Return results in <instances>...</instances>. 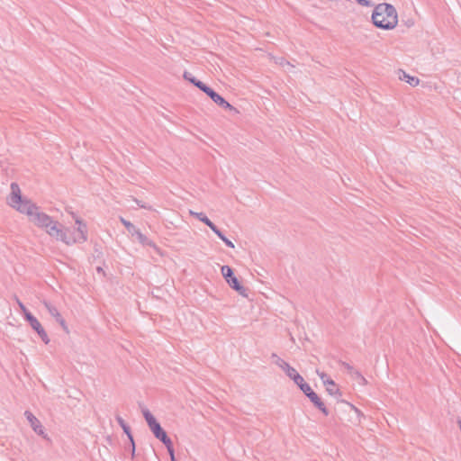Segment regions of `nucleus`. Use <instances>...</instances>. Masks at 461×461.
<instances>
[{"label":"nucleus","mask_w":461,"mask_h":461,"mask_svg":"<svg viewBox=\"0 0 461 461\" xmlns=\"http://www.w3.org/2000/svg\"><path fill=\"white\" fill-rule=\"evenodd\" d=\"M300 389H301V390L305 393V395H306L308 398L310 397V395H311L310 393H314V392L312 390L311 386H310L308 384H306V383H305L304 384H303V386H302Z\"/></svg>","instance_id":"26"},{"label":"nucleus","mask_w":461,"mask_h":461,"mask_svg":"<svg viewBox=\"0 0 461 461\" xmlns=\"http://www.w3.org/2000/svg\"><path fill=\"white\" fill-rule=\"evenodd\" d=\"M194 86L198 87L201 91L205 93L207 95H211V92L212 91L211 87L207 86L204 83H203L200 80L194 82Z\"/></svg>","instance_id":"19"},{"label":"nucleus","mask_w":461,"mask_h":461,"mask_svg":"<svg viewBox=\"0 0 461 461\" xmlns=\"http://www.w3.org/2000/svg\"><path fill=\"white\" fill-rule=\"evenodd\" d=\"M116 420L118 421V423L122 427L123 432L127 435V437L129 438V439L131 441V457L133 458L134 455H135V443H134L133 437H132L131 432V429L125 423L124 420L122 417L117 416L116 417Z\"/></svg>","instance_id":"8"},{"label":"nucleus","mask_w":461,"mask_h":461,"mask_svg":"<svg viewBox=\"0 0 461 461\" xmlns=\"http://www.w3.org/2000/svg\"><path fill=\"white\" fill-rule=\"evenodd\" d=\"M342 366L345 367V369L351 375V376L354 374V371H356L353 366H351L349 364L343 362Z\"/></svg>","instance_id":"30"},{"label":"nucleus","mask_w":461,"mask_h":461,"mask_svg":"<svg viewBox=\"0 0 461 461\" xmlns=\"http://www.w3.org/2000/svg\"><path fill=\"white\" fill-rule=\"evenodd\" d=\"M189 214L206 224L213 232L217 229V226L204 213L190 210Z\"/></svg>","instance_id":"11"},{"label":"nucleus","mask_w":461,"mask_h":461,"mask_svg":"<svg viewBox=\"0 0 461 461\" xmlns=\"http://www.w3.org/2000/svg\"><path fill=\"white\" fill-rule=\"evenodd\" d=\"M356 2L362 6H372L373 4L369 0H356Z\"/></svg>","instance_id":"31"},{"label":"nucleus","mask_w":461,"mask_h":461,"mask_svg":"<svg viewBox=\"0 0 461 461\" xmlns=\"http://www.w3.org/2000/svg\"><path fill=\"white\" fill-rule=\"evenodd\" d=\"M194 86L198 87L201 91L205 93L207 95H211V92L212 91L211 87L207 86L204 83H203L200 80L194 82Z\"/></svg>","instance_id":"20"},{"label":"nucleus","mask_w":461,"mask_h":461,"mask_svg":"<svg viewBox=\"0 0 461 461\" xmlns=\"http://www.w3.org/2000/svg\"><path fill=\"white\" fill-rule=\"evenodd\" d=\"M279 64H280L281 66H283V67H284L285 65L289 66V67H292V66L290 65V63H289V62H287V61H285V60H284V59H280Z\"/></svg>","instance_id":"33"},{"label":"nucleus","mask_w":461,"mask_h":461,"mask_svg":"<svg viewBox=\"0 0 461 461\" xmlns=\"http://www.w3.org/2000/svg\"><path fill=\"white\" fill-rule=\"evenodd\" d=\"M290 378L301 388L303 384H305L303 376L299 375L297 371L294 372V375H291Z\"/></svg>","instance_id":"22"},{"label":"nucleus","mask_w":461,"mask_h":461,"mask_svg":"<svg viewBox=\"0 0 461 461\" xmlns=\"http://www.w3.org/2000/svg\"><path fill=\"white\" fill-rule=\"evenodd\" d=\"M133 201L140 207V208H144V209H148V210H151V206H149L147 205L146 203H142L141 201L136 199V198H133Z\"/></svg>","instance_id":"29"},{"label":"nucleus","mask_w":461,"mask_h":461,"mask_svg":"<svg viewBox=\"0 0 461 461\" xmlns=\"http://www.w3.org/2000/svg\"><path fill=\"white\" fill-rule=\"evenodd\" d=\"M326 386V391L328 392V388H332L331 385H325Z\"/></svg>","instance_id":"35"},{"label":"nucleus","mask_w":461,"mask_h":461,"mask_svg":"<svg viewBox=\"0 0 461 461\" xmlns=\"http://www.w3.org/2000/svg\"><path fill=\"white\" fill-rule=\"evenodd\" d=\"M24 416L26 417L27 420L29 421L32 430L37 433L40 436H42L43 438H46L47 435L45 434L43 426L41 425V421L29 411H26L24 412Z\"/></svg>","instance_id":"5"},{"label":"nucleus","mask_w":461,"mask_h":461,"mask_svg":"<svg viewBox=\"0 0 461 461\" xmlns=\"http://www.w3.org/2000/svg\"><path fill=\"white\" fill-rule=\"evenodd\" d=\"M221 271L226 282L232 289L237 291L240 295L247 296L246 288L243 287L237 277L233 276V271L229 266H222Z\"/></svg>","instance_id":"4"},{"label":"nucleus","mask_w":461,"mask_h":461,"mask_svg":"<svg viewBox=\"0 0 461 461\" xmlns=\"http://www.w3.org/2000/svg\"><path fill=\"white\" fill-rule=\"evenodd\" d=\"M184 77H185V79L188 80L189 82H191L194 85V82H196L198 80L194 77H193L192 74L189 72H185Z\"/></svg>","instance_id":"28"},{"label":"nucleus","mask_w":461,"mask_h":461,"mask_svg":"<svg viewBox=\"0 0 461 461\" xmlns=\"http://www.w3.org/2000/svg\"><path fill=\"white\" fill-rule=\"evenodd\" d=\"M138 241L144 245V246H149V247H152L155 250L158 251V248L156 246V244L151 241L150 240H149L144 234H142L140 230H138L136 232H135V235Z\"/></svg>","instance_id":"15"},{"label":"nucleus","mask_w":461,"mask_h":461,"mask_svg":"<svg viewBox=\"0 0 461 461\" xmlns=\"http://www.w3.org/2000/svg\"><path fill=\"white\" fill-rule=\"evenodd\" d=\"M316 373L321 379L324 385H331L332 388H328V393L330 395L336 394L339 392V389L337 388V385L334 383V381L332 379H330L324 372L316 370Z\"/></svg>","instance_id":"10"},{"label":"nucleus","mask_w":461,"mask_h":461,"mask_svg":"<svg viewBox=\"0 0 461 461\" xmlns=\"http://www.w3.org/2000/svg\"><path fill=\"white\" fill-rule=\"evenodd\" d=\"M352 377L361 384H366L367 382L366 378L357 371H354Z\"/></svg>","instance_id":"24"},{"label":"nucleus","mask_w":461,"mask_h":461,"mask_svg":"<svg viewBox=\"0 0 461 461\" xmlns=\"http://www.w3.org/2000/svg\"><path fill=\"white\" fill-rule=\"evenodd\" d=\"M459 428L461 429V420L458 421Z\"/></svg>","instance_id":"36"},{"label":"nucleus","mask_w":461,"mask_h":461,"mask_svg":"<svg viewBox=\"0 0 461 461\" xmlns=\"http://www.w3.org/2000/svg\"><path fill=\"white\" fill-rule=\"evenodd\" d=\"M167 449V452L170 456V460L173 459V458H176L175 457V451H174V448H173V445H172V441L171 439L168 440V442L167 441V443H163Z\"/></svg>","instance_id":"25"},{"label":"nucleus","mask_w":461,"mask_h":461,"mask_svg":"<svg viewBox=\"0 0 461 461\" xmlns=\"http://www.w3.org/2000/svg\"><path fill=\"white\" fill-rule=\"evenodd\" d=\"M120 221L124 225V227L127 229L128 232L131 236H134L135 232L139 230L131 221L125 220L123 217H120Z\"/></svg>","instance_id":"18"},{"label":"nucleus","mask_w":461,"mask_h":461,"mask_svg":"<svg viewBox=\"0 0 461 461\" xmlns=\"http://www.w3.org/2000/svg\"><path fill=\"white\" fill-rule=\"evenodd\" d=\"M214 233L225 243L226 246L229 248H234V244L227 239L218 228L215 230Z\"/></svg>","instance_id":"21"},{"label":"nucleus","mask_w":461,"mask_h":461,"mask_svg":"<svg viewBox=\"0 0 461 461\" xmlns=\"http://www.w3.org/2000/svg\"><path fill=\"white\" fill-rule=\"evenodd\" d=\"M19 308L21 309V311L23 312V315L26 316V312H29L26 309V307L24 306V304L19 300L18 297H14Z\"/></svg>","instance_id":"27"},{"label":"nucleus","mask_w":461,"mask_h":461,"mask_svg":"<svg viewBox=\"0 0 461 461\" xmlns=\"http://www.w3.org/2000/svg\"><path fill=\"white\" fill-rule=\"evenodd\" d=\"M43 304H44L45 308L47 309V311L49 312V313L53 318H55L56 321L60 324V326L63 329V330L65 332L68 333L69 332L68 327L67 326L65 320L61 317V315H60L59 312L58 311V309L54 305H52L50 303H49L47 301H44Z\"/></svg>","instance_id":"6"},{"label":"nucleus","mask_w":461,"mask_h":461,"mask_svg":"<svg viewBox=\"0 0 461 461\" xmlns=\"http://www.w3.org/2000/svg\"><path fill=\"white\" fill-rule=\"evenodd\" d=\"M76 223L78 225L77 230L73 232L72 235H68V229H64L61 227V235L64 237V240H59L67 245H71L74 243H83L87 240L86 236V226L82 222L81 220L77 219Z\"/></svg>","instance_id":"3"},{"label":"nucleus","mask_w":461,"mask_h":461,"mask_svg":"<svg viewBox=\"0 0 461 461\" xmlns=\"http://www.w3.org/2000/svg\"><path fill=\"white\" fill-rule=\"evenodd\" d=\"M141 412L149 429L156 425L157 423H158L155 417L150 413V411L148 409L144 407L141 408Z\"/></svg>","instance_id":"16"},{"label":"nucleus","mask_w":461,"mask_h":461,"mask_svg":"<svg viewBox=\"0 0 461 461\" xmlns=\"http://www.w3.org/2000/svg\"><path fill=\"white\" fill-rule=\"evenodd\" d=\"M170 461H176V458H173V459H171Z\"/></svg>","instance_id":"37"},{"label":"nucleus","mask_w":461,"mask_h":461,"mask_svg":"<svg viewBox=\"0 0 461 461\" xmlns=\"http://www.w3.org/2000/svg\"><path fill=\"white\" fill-rule=\"evenodd\" d=\"M350 407H351L352 410L355 411V412L357 414L358 417L364 416L363 413L358 409H357L355 406L350 405Z\"/></svg>","instance_id":"32"},{"label":"nucleus","mask_w":461,"mask_h":461,"mask_svg":"<svg viewBox=\"0 0 461 461\" xmlns=\"http://www.w3.org/2000/svg\"><path fill=\"white\" fill-rule=\"evenodd\" d=\"M38 335L41 337V339H42V341L45 343V344H48L50 342V339L48 337V334L47 332L44 330V329L42 328V326L40 327V329L38 330H35Z\"/></svg>","instance_id":"23"},{"label":"nucleus","mask_w":461,"mask_h":461,"mask_svg":"<svg viewBox=\"0 0 461 461\" xmlns=\"http://www.w3.org/2000/svg\"><path fill=\"white\" fill-rule=\"evenodd\" d=\"M373 23L381 29L391 30L398 23L395 8L390 4H379L372 14Z\"/></svg>","instance_id":"2"},{"label":"nucleus","mask_w":461,"mask_h":461,"mask_svg":"<svg viewBox=\"0 0 461 461\" xmlns=\"http://www.w3.org/2000/svg\"><path fill=\"white\" fill-rule=\"evenodd\" d=\"M271 358L273 360V363L276 365L278 367H280L288 377L294 375V372L296 371L294 367H292L287 362H285L284 359L279 357L276 353H273L271 355Z\"/></svg>","instance_id":"7"},{"label":"nucleus","mask_w":461,"mask_h":461,"mask_svg":"<svg viewBox=\"0 0 461 461\" xmlns=\"http://www.w3.org/2000/svg\"><path fill=\"white\" fill-rule=\"evenodd\" d=\"M398 77L400 80L407 82L411 86H416L420 84V79L418 77L410 76L402 69L398 71Z\"/></svg>","instance_id":"13"},{"label":"nucleus","mask_w":461,"mask_h":461,"mask_svg":"<svg viewBox=\"0 0 461 461\" xmlns=\"http://www.w3.org/2000/svg\"><path fill=\"white\" fill-rule=\"evenodd\" d=\"M96 270L98 273H104L103 268L101 267H98Z\"/></svg>","instance_id":"34"},{"label":"nucleus","mask_w":461,"mask_h":461,"mask_svg":"<svg viewBox=\"0 0 461 461\" xmlns=\"http://www.w3.org/2000/svg\"><path fill=\"white\" fill-rule=\"evenodd\" d=\"M7 203L19 212L26 214L34 225L45 230L51 238L57 240H64L61 235L62 225L48 214L40 212L39 207L31 200L23 198L16 183L11 184V193L7 197Z\"/></svg>","instance_id":"1"},{"label":"nucleus","mask_w":461,"mask_h":461,"mask_svg":"<svg viewBox=\"0 0 461 461\" xmlns=\"http://www.w3.org/2000/svg\"><path fill=\"white\" fill-rule=\"evenodd\" d=\"M24 318L34 330H38L41 326L40 321L31 312H26Z\"/></svg>","instance_id":"17"},{"label":"nucleus","mask_w":461,"mask_h":461,"mask_svg":"<svg viewBox=\"0 0 461 461\" xmlns=\"http://www.w3.org/2000/svg\"><path fill=\"white\" fill-rule=\"evenodd\" d=\"M149 429L152 431L154 436L158 439H159L162 443H167V441L168 442V440L170 439L167 437L166 431L161 428L159 423H157L156 425L151 427Z\"/></svg>","instance_id":"12"},{"label":"nucleus","mask_w":461,"mask_h":461,"mask_svg":"<svg viewBox=\"0 0 461 461\" xmlns=\"http://www.w3.org/2000/svg\"><path fill=\"white\" fill-rule=\"evenodd\" d=\"M208 96L221 108L228 110H235V108L229 102H227L221 95L217 94L215 91L212 90L211 92V95H209Z\"/></svg>","instance_id":"9"},{"label":"nucleus","mask_w":461,"mask_h":461,"mask_svg":"<svg viewBox=\"0 0 461 461\" xmlns=\"http://www.w3.org/2000/svg\"><path fill=\"white\" fill-rule=\"evenodd\" d=\"M310 397L309 399L311 400V402L324 414V415H328L329 414V411L327 410V408L325 407L323 402L321 400V398L318 396L317 393H310Z\"/></svg>","instance_id":"14"}]
</instances>
